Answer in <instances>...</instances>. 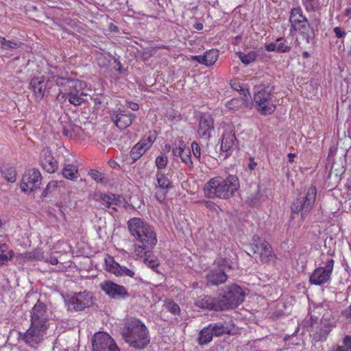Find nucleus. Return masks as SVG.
Instances as JSON below:
<instances>
[{"label":"nucleus","instance_id":"obj_7","mask_svg":"<svg viewBox=\"0 0 351 351\" xmlns=\"http://www.w3.org/2000/svg\"><path fill=\"white\" fill-rule=\"evenodd\" d=\"M316 197V189L311 187L307 193L300 195L292 204L291 210L293 213H301V217L304 219L313 208Z\"/></svg>","mask_w":351,"mask_h":351},{"label":"nucleus","instance_id":"obj_56","mask_svg":"<svg viewBox=\"0 0 351 351\" xmlns=\"http://www.w3.org/2000/svg\"><path fill=\"white\" fill-rule=\"evenodd\" d=\"M127 106L134 111H136L139 108L138 104L132 101H128L127 103Z\"/></svg>","mask_w":351,"mask_h":351},{"label":"nucleus","instance_id":"obj_41","mask_svg":"<svg viewBox=\"0 0 351 351\" xmlns=\"http://www.w3.org/2000/svg\"><path fill=\"white\" fill-rule=\"evenodd\" d=\"M151 254L150 252L143 261L149 267L154 269L159 265V263L157 258L151 256Z\"/></svg>","mask_w":351,"mask_h":351},{"label":"nucleus","instance_id":"obj_61","mask_svg":"<svg viewBox=\"0 0 351 351\" xmlns=\"http://www.w3.org/2000/svg\"><path fill=\"white\" fill-rule=\"evenodd\" d=\"M47 261L53 265H57L58 263V260L56 257H51L50 259Z\"/></svg>","mask_w":351,"mask_h":351},{"label":"nucleus","instance_id":"obj_14","mask_svg":"<svg viewBox=\"0 0 351 351\" xmlns=\"http://www.w3.org/2000/svg\"><path fill=\"white\" fill-rule=\"evenodd\" d=\"M40 172L36 169L27 170L23 176L21 189L23 191H34L39 189L41 184Z\"/></svg>","mask_w":351,"mask_h":351},{"label":"nucleus","instance_id":"obj_37","mask_svg":"<svg viewBox=\"0 0 351 351\" xmlns=\"http://www.w3.org/2000/svg\"><path fill=\"white\" fill-rule=\"evenodd\" d=\"M2 176L9 182L14 183L16 182V173L14 167L5 168L2 171Z\"/></svg>","mask_w":351,"mask_h":351},{"label":"nucleus","instance_id":"obj_10","mask_svg":"<svg viewBox=\"0 0 351 351\" xmlns=\"http://www.w3.org/2000/svg\"><path fill=\"white\" fill-rule=\"evenodd\" d=\"M250 250L256 258L258 257L263 263L269 262L273 254L270 245L258 236H254Z\"/></svg>","mask_w":351,"mask_h":351},{"label":"nucleus","instance_id":"obj_8","mask_svg":"<svg viewBox=\"0 0 351 351\" xmlns=\"http://www.w3.org/2000/svg\"><path fill=\"white\" fill-rule=\"evenodd\" d=\"M53 78L54 75H42L34 77L31 80L29 85L37 99L40 100L45 97H47L51 89L56 84V81Z\"/></svg>","mask_w":351,"mask_h":351},{"label":"nucleus","instance_id":"obj_19","mask_svg":"<svg viewBox=\"0 0 351 351\" xmlns=\"http://www.w3.org/2000/svg\"><path fill=\"white\" fill-rule=\"evenodd\" d=\"M215 132L214 119L209 114H203L200 117L197 128V135L204 141H209L212 133Z\"/></svg>","mask_w":351,"mask_h":351},{"label":"nucleus","instance_id":"obj_15","mask_svg":"<svg viewBox=\"0 0 351 351\" xmlns=\"http://www.w3.org/2000/svg\"><path fill=\"white\" fill-rule=\"evenodd\" d=\"M237 140L234 132V127L228 125L222 136L221 150L224 152V158L229 156L232 152L237 148Z\"/></svg>","mask_w":351,"mask_h":351},{"label":"nucleus","instance_id":"obj_2","mask_svg":"<svg viewBox=\"0 0 351 351\" xmlns=\"http://www.w3.org/2000/svg\"><path fill=\"white\" fill-rule=\"evenodd\" d=\"M238 178L229 175L226 178L216 176L208 181L203 189L204 195L208 198L229 199L239 189Z\"/></svg>","mask_w":351,"mask_h":351},{"label":"nucleus","instance_id":"obj_6","mask_svg":"<svg viewBox=\"0 0 351 351\" xmlns=\"http://www.w3.org/2000/svg\"><path fill=\"white\" fill-rule=\"evenodd\" d=\"M245 296V291L237 285L224 287L218 298L219 310L225 311L237 307L243 302Z\"/></svg>","mask_w":351,"mask_h":351},{"label":"nucleus","instance_id":"obj_55","mask_svg":"<svg viewBox=\"0 0 351 351\" xmlns=\"http://www.w3.org/2000/svg\"><path fill=\"white\" fill-rule=\"evenodd\" d=\"M327 351H345V350L342 345L335 344L330 347Z\"/></svg>","mask_w":351,"mask_h":351},{"label":"nucleus","instance_id":"obj_36","mask_svg":"<svg viewBox=\"0 0 351 351\" xmlns=\"http://www.w3.org/2000/svg\"><path fill=\"white\" fill-rule=\"evenodd\" d=\"M154 247H146L143 244L138 243L134 245V255L139 258L144 259Z\"/></svg>","mask_w":351,"mask_h":351},{"label":"nucleus","instance_id":"obj_4","mask_svg":"<svg viewBox=\"0 0 351 351\" xmlns=\"http://www.w3.org/2000/svg\"><path fill=\"white\" fill-rule=\"evenodd\" d=\"M128 228L136 243L143 244L146 247H154L156 245L158 240L154 228L141 218L128 220Z\"/></svg>","mask_w":351,"mask_h":351},{"label":"nucleus","instance_id":"obj_16","mask_svg":"<svg viewBox=\"0 0 351 351\" xmlns=\"http://www.w3.org/2000/svg\"><path fill=\"white\" fill-rule=\"evenodd\" d=\"M92 304V295L88 291L80 292L72 296L68 302L70 310L82 311Z\"/></svg>","mask_w":351,"mask_h":351},{"label":"nucleus","instance_id":"obj_51","mask_svg":"<svg viewBox=\"0 0 351 351\" xmlns=\"http://www.w3.org/2000/svg\"><path fill=\"white\" fill-rule=\"evenodd\" d=\"M168 190H161L158 188L155 194V197L157 200L162 202L166 197Z\"/></svg>","mask_w":351,"mask_h":351},{"label":"nucleus","instance_id":"obj_57","mask_svg":"<svg viewBox=\"0 0 351 351\" xmlns=\"http://www.w3.org/2000/svg\"><path fill=\"white\" fill-rule=\"evenodd\" d=\"M192 59L197 61L199 64L205 65L204 55L192 56Z\"/></svg>","mask_w":351,"mask_h":351},{"label":"nucleus","instance_id":"obj_33","mask_svg":"<svg viewBox=\"0 0 351 351\" xmlns=\"http://www.w3.org/2000/svg\"><path fill=\"white\" fill-rule=\"evenodd\" d=\"M219 57L218 51L216 49H210L204 54V62L206 66L213 65Z\"/></svg>","mask_w":351,"mask_h":351},{"label":"nucleus","instance_id":"obj_5","mask_svg":"<svg viewBox=\"0 0 351 351\" xmlns=\"http://www.w3.org/2000/svg\"><path fill=\"white\" fill-rule=\"evenodd\" d=\"M254 102L262 115L272 114L276 108L274 87L269 84H261L254 88Z\"/></svg>","mask_w":351,"mask_h":351},{"label":"nucleus","instance_id":"obj_52","mask_svg":"<svg viewBox=\"0 0 351 351\" xmlns=\"http://www.w3.org/2000/svg\"><path fill=\"white\" fill-rule=\"evenodd\" d=\"M180 158H181L182 161L184 162L185 164H186L188 165H192L190 150H189L186 154H184L183 153L182 156H180Z\"/></svg>","mask_w":351,"mask_h":351},{"label":"nucleus","instance_id":"obj_45","mask_svg":"<svg viewBox=\"0 0 351 351\" xmlns=\"http://www.w3.org/2000/svg\"><path fill=\"white\" fill-rule=\"evenodd\" d=\"M186 147L185 143L183 141H180L178 147L173 148V154L175 156H182L184 153V148Z\"/></svg>","mask_w":351,"mask_h":351},{"label":"nucleus","instance_id":"obj_40","mask_svg":"<svg viewBox=\"0 0 351 351\" xmlns=\"http://www.w3.org/2000/svg\"><path fill=\"white\" fill-rule=\"evenodd\" d=\"M330 332V331L328 330V329L321 326L319 330L314 334V338L317 341H324L326 339Z\"/></svg>","mask_w":351,"mask_h":351},{"label":"nucleus","instance_id":"obj_34","mask_svg":"<svg viewBox=\"0 0 351 351\" xmlns=\"http://www.w3.org/2000/svg\"><path fill=\"white\" fill-rule=\"evenodd\" d=\"M104 263L106 269L108 272L116 275L120 265L114 261V258L110 255H106L104 259Z\"/></svg>","mask_w":351,"mask_h":351},{"label":"nucleus","instance_id":"obj_25","mask_svg":"<svg viewBox=\"0 0 351 351\" xmlns=\"http://www.w3.org/2000/svg\"><path fill=\"white\" fill-rule=\"evenodd\" d=\"M308 19L303 14L302 10L300 7L293 8L290 11L289 22L291 27L307 21Z\"/></svg>","mask_w":351,"mask_h":351},{"label":"nucleus","instance_id":"obj_11","mask_svg":"<svg viewBox=\"0 0 351 351\" xmlns=\"http://www.w3.org/2000/svg\"><path fill=\"white\" fill-rule=\"evenodd\" d=\"M93 351H120L114 340L107 333L99 332L92 339Z\"/></svg>","mask_w":351,"mask_h":351},{"label":"nucleus","instance_id":"obj_53","mask_svg":"<svg viewBox=\"0 0 351 351\" xmlns=\"http://www.w3.org/2000/svg\"><path fill=\"white\" fill-rule=\"evenodd\" d=\"M335 36L338 38H344L346 35V32L339 27H336L333 29Z\"/></svg>","mask_w":351,"mask_h":351},{"label":"nucleus","instance_id":"obj_23","mask_svg":"<svg viewBox=\"0 0 351 351\" xmlns=\"http://www.w3.org/2000/svg\"><path fill=\"white\" fill-rule=\"evenodd\" d=\"M195 305L200 308L207 310L220 311L218 306V299L209 295H201L195 301Z\"/></svg>","mask_w":351,"mask_h":351},{"label":"nucleus","instance_id":"obj_64","mask_svg":"<svg viewBox=\"0 0 351 351\" xmlns=\"http://www.w3.org/2000/svg\"><path fill=\"white\" fill-rule=\"evenodd\" d=\"M345 16H348L351 15V8H348L345 10L344 12Z\"/></svg>","mask_w":351,"mask_h":351},{"label":"nucleus","instance_id":"obj_21","mask_svg":"<svg viewBox=\"0 0 351 351\" xmlns=\"http://www.w3.org/2000/svg\"><path fill=\"white\" fill-rule=\"evenodd\" d=\"M291 29L298 32L300 39L306 45H313L315 43V32L308 21L297 25Z\"/></svg>","mask_w":351,"mask_h":351},{"label":"nucleus","instance_id":"obj_42","mask_svg":"<svg viewBox=\"0 0 351 351\" xmlns=\"http://www.w3.org/2000/svg\"><path fill=\"white\" fill-rule=\"evenodd\" d=\"M135 273L132 269H128L125 266L119 265V269L117 271V276H128L130 278H133Z\"/></svg>","mask_w":351,"mask_h":351},{"label":"nucleus","instance_id":"obj_62","mask_svg":"<svg viewBox=\"0 0 351 351\" xmlns=\"http://www.w3.org/2000/svg\"><path fill=\"white\" fill-rule=\"evenodd\" d=\"M295 155L294 154H288V158H289V161L290 162H293V158H295Z\"/></svg>","mask_w":351,"mask_h":351},{"label":"nucleus","instance_id":"obj_13","mask_svg":"<svg viewBox=\"0 0 351 351\" xmlns=\"http://www.w3.org/2000/svg\"><path fill=\"white\" fill-rule=\"evenodd\" d=\"M218 264L222 268H215L210 270L206 274L207 283L210 285H219L224 283L228 278L226 274V267L231 269L230 263L226 259H220L218 261Z\"/></svg>","mask_w":351,"mask_h":351},{"label":"nucleus","instance_id":"obj_47","mask_svg":"<svg viewBox=\"0 0 351 351\" xmlns=\"http://www.w3.org/2000/svg\"><path fill=\"white\" fill-rule=\"evenodd\" d=\"M191 148H192V151H193V154L194 155V156L197 158V159H200V157H201V148L199 147V145H198L197 143L196 142H193L191 143Z\"/></svg>","mask_w":351,"mask_h":351},{"label":"nucleus","instance_id":"obj_35","mask_svg":"<svg viewBox=\"0 0 351 351\" xmlns=\"http://www.w3.org/2000/svg\"><path fill=\"white\" fill-rule=\"evenodd\" d=\"M237 55L240 60L245 65H248L254 62L257 58V53L254 51H251L247 53L239 51L237 53Z\"/></svg>","mask_w":351,"mask_h":351},{"label":"nucleus","instance_id":"obj_54","mask_svg":"<svg viewBox=\"0 0 351 351\" xmlns=\"http://www.w3.org/2000/svg\"><path fill=\"white\" fill-rule=\"evenodd\" d=\"M277 43H271L265 45V49L267 51H277Z\"/></svg>","mask_w":351,"mask_h":351},{"label":"nucleus","instance_id":"obj_1","mask_svg":"<svg viewBox=\"0 0 351 351\" xmlns=\"http://www.w3.org/2000/svg\"><path fill=\"white\" fill-rule=\"evenodd\" d=\"M51 312L47 305L38 300L30 311V326L25 332H20L19 338L32 348L40 343L50 326Z\"/></svg>","mask_w":351,"mask_h":351},{"label":"nucleus","instance_id":"obj_60","mask_svg":"<svg viewBox=\"0 0 351 351\" xmlns=\"http://www.w3.org/2000/svg\"><path fill=\"white\" fill-rule=\"evenodd\" d=\"M57 185H58V182H57L51 181V182L48 183V184L47 186V189H54L56 187H57Z\"/></svg>","mask_w":351,"mask_h":351},{"label":"nucleus","instance_id":"obj_27","mask_svg":"<svg viewBox=\"0 0 351 351\" xmlns=\"http://www.w3.org/2000/svg\"><path fill=\"white\" fill-rule=\"evenodd\" d=\"M62 171L66 179L75 180L77 178L78 168L75 165L65 164Z\"/></svg>","mask_w":351,"mask_h":351},{"label":"nucleus","instance_id":"obj_38","mask_svg":"<svg viewBox=\"0 0 351 351\" xmlns=\"http://www.w3.org/2000/svg\"><path fill=\"white\" fill-rule=\"evenodd\" d=\"M264 200V196L262 195L259 191H256L254 194H252L248 197L250 204L252 206H257Z\"/></svg>","mask_w":351,"mask_h":351},{"label":"nucleus","instance_id":"obj_29","mask_svg":"<svg viewBox=\"0 0 351 351\" xmlns=\"http://www.w3.org/2000/svg\"><path fill=\"white\" fill-rule=\"evenodd\" d=\"M86 96L81 89L75 93H70V95L66 97V99H68L69 102L74 106H80L85 101V97Z\"/></svg>","mask_w":351,"mask_h":351},{"label":"nucleus","instance_id":"obj_12","mask_svg":"<svg viewBox=\"0 0 351 351\" xmlns=\"http://www.w3.org/2000/svg\"><path fill=\"white\" fill-rule=\"evenodd\" d=\"M334 260L330 258L326 261L324 267H319L315 269L310 276L309 282L312 285H322L327 282L333 270Z\"/></svg>","mask_w":351,"mask_h":351},{"label":"nucleus","instance_id":"obj_44","mask_svg":"<svg viewBox=\"0 0 351 351\" xmlns=\"http://www.w3.org/2000/svg\"><path fill=\"white\" fill-rule=\"evenodd\" d=\"M165 307L169 312H171L173 315L178 314L180 311L179 306L173 302H167Z\"/></svg>","mask_w":351,"mask_h":351},{"label":"nucleus","instance_id":"obj_30","mask_svg":"<svg viewBox=\"0 0 351 351\" xmlns=\"http://www.w3.org/2000/svg\"><path fill=\"white\" fill-rule=\"evenodd\" d=\"M213 336H221L229 332L228 328L222 322L211 323L208 325Z\"/></svg>","mask_w":351,"mask_h":351},{"label":"nucleus","instance_id":"obj_58","mask_svg":"<svg viewBox=\"0 0 351 351\" xmlns=\"http://www.w3.org/2000/svg\"><path fill=\"white\" fill-rule=\"evenodd\" d=\"M9 260L8 256L3 253L0 254V265H3L7 263Z\"/></svg>","mask_w":351,"mask_h":351},{"label":"nucleus","instance_id":"obj_17","mask_svg":"<svg viewBox=\"0 0 351 351\" xmlns=\"http://www.w3.org/2000/svg\"><path fill=\"white\" fill-rule=\"evenodd\" d=\"M100 288L107 295L113 299L125 298L129 296V293L125 287L110 280L101 282Z\"/></svg>","mask_w":351,"mask_h":351},{"label":"nucleus","instance_id":"obj_20","mask_svg":"<svg viewBox=\"0 0 351 351\" xmlns=\"http://www.w3.org/2000/svg\"><path fill=\"white\" fill-rule=\"evenodd\" d=\"M95 199L99 202L98 207L104 210L112 209L115 211L117 210L116 206L121 204V197L116 196L112 193L96 195Z\"/></svg>","mask_w":351,"mask_h":351},{"label":"nucleus","instance_id":"obj_22","mask_svg":"<svg viewBox=\"0 0 351 351\" xmlns=\"http://www.w3.org/2000/svg\"><path fill=\"white\" fill-rule=\"evenodd\" d=\"M40 165L44 170L52 173L58 169V162L51 155L48 147L43 148L40 152Z\"/></svg>","mask_w":351,"mask_h":351},{"label":"nucleus","instance_id":"obj_3","mask_svg":"<svg viewBox=\"0 0 351 351\" xmlns=\"http://www.w3.org/2000/svg\"><path fill=\"white\" fill-rule=\"evenodd\" d=\"M121 334L130 347L137 350L144 349L150 342L147 328L142 321L136 318H130L125 321Z\"/></svg>","mask_w":351,"mask_h":351},{"label":"nucleus","instance_id":"obj_18","mask_svg":"<svg viewBox=\"0 0 351 351\" xmlns=\"http://www.w3.org/2000/svg\"><path fill=\"white\" fill-rule=\"evenodd\" d=\"M110 118L119 129L124 130L132 124L136 115L129 111L118 110L110 112Z\"/></svg>","mask_w":351,"mask_h":351},{"label":"nucleus","instance_id":"obj_26","mask_svg":"<svg viewBox=\"0 0 351 351\" xmlns=\"http://www.w3.org/2000/svg\"><path fill=\"white\" fill-rule=\"evenodd\" d=\"M17 259L20 261H38L42 260L43 256V252L40 249H35L32 252L19 254L16 256Z\"/></svg>","mask_w":351,"mask_h":351},{"label":"nucleus","instance_id":"obj_9","mask_svg":"<svg viewBox=\"0 0 351 351\" xmlns=\"http://www.w3.org/2000/svg\"><path fill=\"white\" fill-rule=\"evenodd\" d=\"M53 80L56 81V85L60 87V91L57 96V99L64 102L66 101V97L70 95V93H75L81 89V82L69 77H62L54 75Z\"/></svg>","mask_w":351,"mask_h":351},{"label":"nucleus","instance_id":"obj_50","mask_svg":"<svg viewBox=\"0 0 351 351\" xmlns=\"http://www.w3.org/2000/svg\"><path fill=\"white\" fill-rule=\"evenodd\" d=\"M88 174L91 176V178L97 182H102L103 178L101 177V174L97 170L91 169Z\"/></svg>","mask_w":351,"mask_h":351},{"label":"nucleus","instance_id":"obj_32","mask_svg":"<svg viewBox=\"0 0 351 351\" xmlns=\"http://www.w3.org/2000/svg\"><path fill=\"white\" fill-rule=\"evenodd\" d=\"M156 180L158 184V188L161 190H169L171 187V182L162 173H157L156 175Z\"/></svg>","mask_w":351,"mask_h":351},{"label":"nucleus","instance_id":"obj_28","mask_svg":"<svg viewBox=\"0 0 351 351\" xmlns=\"http://www.w3.org/2000/svg\"><path fill=\"white\" fill-rule=\"evenodd\" d=\"M213 335L208 326L204 327L199 333L198 343L200 345H206L213 339Z\"/></svg>","mask_w":351,"mask_h":351},{"label":"nucleus","instance_id":"obj_63","mask_svg":"<svg viewBox=\"0 0 351 351\" xmlns=\"http://www.w3.org/2000/svg\"><path fill=\"white\" fill-rule=\"evenodd\" d=\"M205 204L208 208H213L215 206V204L213 202L210 201L205 202Z\"/></svg>","mask_w":351,"mask_h":351},{"label":"nucleus","instance_id":"obj_24","mask_svg":"<svg viewBox=\"0 0 351 351\" xmlns=\"http://www.w3.org/2000/svg\"><path fill=\"white\" fill-rule=\"evenodd\" d=\"M149 147L150 143L149 141H140L136 143L130 151V157L133 162L139 159Z\"/></svg>","mask_w":351,"mask_h":351},{"label":"nucleus","instance_id":"obj_49","mask_svg":"<svg viewBox=\"0 0 351 351\" xmlns=\"http://www.w3.org/2000/svg\"><path fill=\"white\" fill-rule=\"evenodd\" d=\"M342 346L345 351H351V335H346L342 339Z\"/></svg>","mask_w":351,"mask_h":351},{"label":"nucleus","instance_id":"obj_31","mask_svg":"<svg viewBox=\"0 0 351 351\" xmlns=\"http://www.w3.org/2000/svg\"><path fill=\"white\" fill-rule=\"evenodd\" d=\"M22 43L16 40H6L5 38L0 36V45L3 49L12 50L21 47Z\"/></svg>","mask_w":351,"mask_h":351},{"label":"nucleus","instance_id":"obj_39","mask_svg":"<svg viewBox=\"0 0 351 351\" xmlns=\"http://www.w3.org/2000/svg\"><path fill=\"white\" fill-rule=\"evenodd\" d=\"M302 3L307 12H313L319 6V0H302Z\"/></svg>","mask_w":351,"mask_h":351},{"label":"nucleus","instance_id":"obj_43","mask_svg":"<svg viewBox=\"0 0 351 351\" xmlns=\"http://www.w3.org/2000/svg\"><path fill=\"white\" fill-rule=\"evenodd\" d=\"M167 162H168L167 156H166L163 154L158 156L155 161V164L159 169H162L165 168V167L167 165Z\"/></svg>","mask_w":351,"mask_h":351},{"label":"nucleus","instance_id":"obj_48","mask_svg":"<svg viewBox=\"0 0 351 351\" xmlns=\"http://www.w3.org/2000/svg\"><path fill=\"white\" fill-rule=\"evenodd\" d=\"M291 49V47L285 42L280 43L277 45V52L278 53H287Z\"/></svg>","mask_w":351,"mask_h":351},{"label":"nucleus","instance_id":"obj_46","mask_svg":"<svg viewBox=\"0 0 351 351\" xmlns=\"http://www.w3.org/2000/svg\"><path fill=\"white\" fill-rule=\"evenodd\" d=\"M321 326L330 331L331 329L335 327V322L324 317L321 321Z\"/></svg>","mask_w":351,"mask_h":351},{"label":"nucleus","instance_id":"obj_59","mask_svg":"<svg viewBox=\"0 0 351 351\" xmlns=\"http://www.w3.org/2000/svg\"><path fill=\"white\" fill-rule=\"evenodd\" d=\"M257 163L254 161V159L252 158H250V163L248 164V168L250 170H254L255 167H256Z\"/></svg>","mask_w":351,"mask_h":351}]
</instances>
